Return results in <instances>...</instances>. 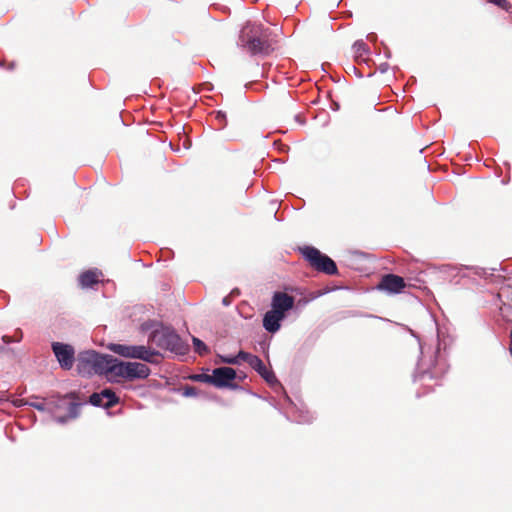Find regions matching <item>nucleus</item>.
I'll use <instances>...</instances> for the list:
<instances>
[{
	"label": "nucleus",
	"instance_id": "nucleus-14",
	"mask_svg": "<svg viewBox=\"0 0 512 512\" xmlns=\"http://www.w3.org/2000/svg\"><path fill=\"white\" fill-rule=\"evenodd\" d=\"M79 282L83 288L92 287L98 283V274L95 271H86L80 275Z\"/></svg>",
	"mask_w": 512,
	"mask_h": 512
},
{
	"label": "nucleus",
	"instance_id": "nucleus-16",
	"mask_svg": "<svg viewBox=\"0 0 512 512\" xmlns=\"http://www.w3.org/2000/svg\"><path fill=\"white\" fill-rule=\"evenodd\" d=\"M353 49H354L356 58L357 59L361 58L364 61L365 59L363 58V56L367 55L369 52V48H368L367 44L362 40L356 41L353 45Z\"/></svg>",
	"mask_w": 512,
	"mask_h": 512
},
{
	"label": "nucleus",
	"instance_id": "nucleus-10",
	"mask_svg": "<svg viewBox=\"0 0 512 512\" xmlns=\"http://www.w3.org/2000/svg\"><path fill=\"white\" fill-rule=\"evenodd\" d=\"M294 297L285 292H275L272 298V309L285 317V313L293 308Z\"/></svg>",
	"mask_w": 512,
	"mask_h": 512
},
{
	"label": "nucleus",
	"instance_id": "nucleus-21",
	"mask_svg": "<svg viewBox=\"0 0 512 512\" xmlns=\"http://www.w3.org/2000/svg\"><path fill=\"white\" fill-rule=\"evenodd\" d=\"M215 119L219 122V128H223L226 125V114L223 111H217Z\"/></svg>",
	"mask_w": 512,
	"mask_h": 512
},
{
	"label": "nucleus",
	"instance_id": "nucleus-26",
	"mask_svg": "<svg viewBox=\"0 0 512 512\" xmlns=\"http://www.w3.org/2000/svg\"><path fill=\"white\" fill-rule=\"evenodd\" d=\"M35 408H37L38 410H43V406L41 404L35 405Z\"/></svg>",
	"mask_w": 512,
	"mask_h": 512
},
{
	"label": "nucleus",
	"instance_id": "nucleus-8",
	"mask_svg": "<svg viewBox=\"0 0 512 512\" xmlns=\"http://www.w3.org/2000/svg\"><path fill=\"white\" fill-rule=\"evenodd\" d=\"M236 371L231 367H219L212 371L213 386L217 388L235 387Z\"/></svg>",
	"mask_w": 512,
	"mask_h": 512
},
{
	"label": "nucleus",
	"instance_id": "nucleus-3",
	"mask_svg": "<svg viewBox=\"0 0 512 512\" xmlns=\"http://www.w3.org/2000/svg\"><path fill=\"white\" fill-rule=\"evenodd\" d=\"M149 341L155 343L159 348L178 355H185L188 350L180 336L169 327L154 330L149 336Z\"/></svg>",
	"mask_w": 512,
	"mask_h": 512
},
{
	"label": "nucleus",
	"instance_id": "nucleus-18",
	"mask_svg": "<svg viewBox=\"0 0 512 512\" xmlns=\"http://www.w3.org/2000/svg\"><path fill=\"white\" fill-rule=\"evenodd\" d=\"M191 379L194 381L208 383V384L213 385L212 374H206V373L196 374V375H193L191 377Z\"/></svg>",
	"mask_w": 512,
	"mask_h": 512
},
{
	"label": "nucleus",
	"instance_id": "nucleus-2",
	"mask_svg": "<svg viewBox=\"0 0 512 512\" xmlns=\"http://www.w3.org/2000/svg\"><path fill=\"white\" fill-rule=\"evenodd\" d=\"M113 363L114 357L111 355L99 354L93 350L83 351L78 355L77 370L84 376L104 375L111 381Z\"/></svg>",
	"mask_w": 512,
	"mask_h": 512
},
{
	"label": "nucleus",
	"instance_id": "nucleus-5",
	"mask_svg": "<svg viewBox=\"0 0 512 512\" xmlns=\"http://www.w3.org/2000/svg\"><path fill=\"white\" fill-rule=\"evenodd\" d=\"M298 251L314 270L327 275L337 274L338 270L335 262L327 255L321 253L317 248L313 246H303L299 247Z\"/></svg>",
	"mask_w": 512,
	"mask_h": 512
},
{
	"label": "nucleus",
	"instance_id": "nucleus-6",
	"mask_svg": "<svg viewBox=\"0 0 512 512\" xmlns=\"http://www.w3.org/2000/svg\"><path fill=\"white\" fill-rule=\"evenodd\" d=\"M108 349L121 357L140 359L148 363H156V358L159 356L158 352L144 345L111 343Z\"/></svg>",
	"mask_w": 512,
	"mask_h": 512
},
{
	"label": "nucleus",
	"instance_id": "nucleus-9",
	"mask_svg": "<svg viewBox=\"0 0 512 512\" xmlns=\"http://www.w3.org/2000/svg\"><path fill=\"white\" fill-rule=\"evenodd\" d=\"M406 287L404 279L395 274H386L382 276L377 288L390 294L400 293Z\"/></svg>",
	"mask_w": 512,
	"mask_h": 512
},
{
	"label": "nucleus",
	"instance_id": "nucleus-11",
	"mask_svg": "<svg viewBox=\"0 0 512 512\" xmlns=\"http://www.w3.org/2000/svg\"><path fill=\"white\" fill-rule=\"evenodd\" d=\"M119 401L118 397L111 389H104L100 393H93L89 402L98 407L111 408Z\"/></svg>",
	"mask_w": 512,
	"mask_h": 512
},
{
	"label": "nucleus",
	"instance_id": "nucleus-20",
	"mask_svg": "<svg viewBox=\"0 0 512 512\" xmlns=\"http://www.w3.org/2000/svg\"><path fill=\"white\" fill-rule=\"evenodd\" d=\"M221 361L226 364L237 365L241 361L239 353L236 356H224L221 357Z\"/></svg>",
	"mask_w": 512,
	"mask_h": 512
},
{
	"label": "nucleus",
	"instance_id": "nucleus-1",
	"mask_svg": "<svg viewBox=\"0 0 512 512\" xmlns=\"http://www.w3.org/2000/svg\"><path fill=\"white\" fill-rule=\"evenodd\" d=\"M270 35V30L262 24L247 22L240 31L239 43L252 55H267L273 50Z\"/></svg>",
	"mask_w": 512,
	"mask_h": 512
},
{
	"label": "nucleus",
	"instance_id": "nucleus-12",
	"mask_svg": "<svg viewBox=\"0 0 512 512\" xmlns=\"http://www.w3.org/2000/svg\"><path fill=\"white\" fill-rule=\"evenodd\" d=\"M283 318L277 311L270 310L264 315L263 326L268 332L275 333L280 329V321Z\"/></svg>",
	"mask_w": 512,
	"mask_h": 512
},
{
	"label": "nucleus",
	"instance_id": "nucleus-19",
	"mask_svg": "<svg viewBox=\"0 0 512 512\" xmlns=\"http://www.w3.org/2000/svg\"><path fill=\"white\" fill-rule=\"evenodd\" d=\"M443 375V371H432L430 368L424 369L421 372V377L424 378L428 376L430 379H437L440 378Z\"/></svg>",
	"mask_w": 512,
	"mask_h": 512
},
{
	"label": "nucleus",
	"instance_id": "nucleus-17",
	"mask_svg": "<svg viewBox=\"0 0 512 512\" xmlns=\"http://www.w3.org/2000/svg\"><path fill=\"white\" fill-rule=\"evenodd\" d=\"M192 342L195 352H197L199 355H206L209 352L207 345L199 338L193 337Z\"/></svg>",
	"mask_w": 512,
	"mask_h": 512
},
{
	"label": "nucleus",
	"instance_id": "nucleus-23",
	"mask_svg": "<svg viewBox=\"0 0 512 512\" xmlns=\"http://www.w3.org/2000/svg\"><path fill=\"white\" fill-rule=\"evenodd\" d=\"M268 383H272L274 381H276V377L275 375L273 374V372L269 371L267 368H266V372H262V373H259Z\"/></svg>",
	"mask_w": 512,
	"mask_h": 512
},
{
	"label": "nucleus",
	"instance_id": "nucleus-22",
	"mask_svg": "<svg viewBox=\"0 0 512 512\" xmlns=\"http://www.w3.org/2000/svg\"><path fill=\"white\" fill-rule=\"evenodd\" d=\"M487 1L499 6L505 10H508L510 8V3L507 0H487Z\"/></svg>",
	"mask_w": 512,
	"mask_h": 512
},
{
	"label": "nucleus",
	"instance_id": "nucleus-7",
	"mask_svg": "<svg viewBox=\"0 0 512 512\" xmlns=\"http://www.w3.org/2000/svg\"><path fill=\"white\" fill-rule=\"evenodd\" d=\"M51 348L60 367L64 370H70L75 362L73 346L61 342H53Z\"/></svg>",
	"mask_w": 512,
	"mask_h": 512
},
{
	"label": "nucleus",
	"instance_id": "nucleus-24",
	"mask_svg": "<svg viewBox=\"0 0 512 512\" xmlns=\"http://www.w3.org/2000/svg\"><path fill=\"white\" fill-rule=\"evenodd\" d=\"M74 397H75V394L70 393V394L65 395L62 400L66 399V398H74Z\"/></svg>",
	"mask_w": 512,
	"mask_h": 512
},
{
	"label": "nucleus",
	"instance_id": "nucleus-25",
	"mask_svg": "<svg viewBox=\"0 0 512 512\" xmlns=\"http://www.w3.org/2000/svg\"><path fill=\"white\" fill-rule=\"evenodd\" d=\"M3 341L6 342V343H10L11 340L8 336H3Z\"/></svg>",
	"mask_w": 512,
	"mask_h": 512
},
{
	"label": "nucleus",
	"instance_id": "nucleus-4",
	"mask_svg": "<svg viewBox=\"0 0 512 512\" xmlns=\"http://www.w3.org/2000/svg\"><path fill=\"white\" fill-rule=\"evenodd\" d=\"M150 368L139 362H123L114 358L111 381L118 382L119 379H145L150 375Z\"/></svg>",
	"mask_w": 512,
	"mask_h": 512
},
{
	"label": "nucleus",
	"instance_id": "nucleus-13",
	"mask_svg": "<svg viewBox=\"0 0 512 512\" xmlns=\"http://www.w3.org/2000/svg\"><path fill=\"white\" fill-rule=\"evenodd\" d=\"M239 357L241 358V361L247 362L258 373L266 372V366L258 356L245 351H240Z\"/></svg>",
	"mask_w": 512,
	"mask_h": 512
},
{
	"label": "nucleus",
	"instance_id": "nucleus-15",
	"mask_svg": "<svg viewBox=\"0 0 512 512\" xmlns=\"http://www.w3.org/2000/svg\"><path fill=\"white\" fill-rule=\"evenodd\" d=\"M79 407H80L79 403L69 402L68 403V407H67L68 415L65 416V417L58 418L59 422L64 423L68 419L76 418L78 416V414H79Z\"/></svg>",
	"mask_w": 512,
	"mask_h": 512
}]
</instances>
